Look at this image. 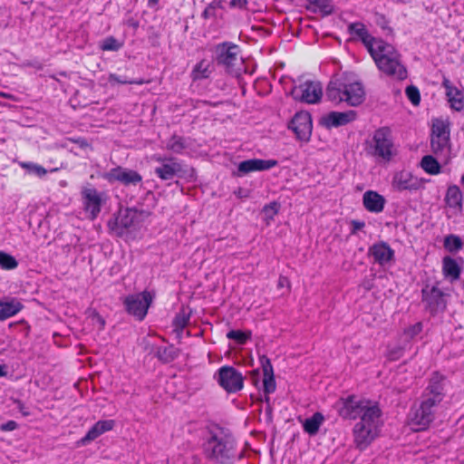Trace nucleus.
<instances>
[{
    "label": "nucleus",
    "instance_id": "nucleus-1",
    "mask_svg": "<svg viewBox=\"0 0 464 464\" xmlns=\"http://www.w3.org/2000/svg\"><path fill=\"white\" fill-rule=\"evenodd\" d=\"M202 450L207 459L218 464H232L244 457L232 433L219 425L208 429Z\"/></svg>",
    "mask_w": 464,
    "mask_h": 464
},
{
    "label": "nucleus",
    "instance_id": "nucleus-2",
    "mask_svg": "<svg viewBox=\"0 0 464 464\" xmlns=\"http://www.w3.org/2000/svg\"><path fill=\"white\" fill-rule=\"evenodd\" d=\"M366 401L360 415V421L353 429V443L361 451L366 450L378 437L382 425V411L379 404L370 400Z\"/></svg>",
    "mask_w": 464,
    "mask_h": 464
},
{
    "label": "nucleus",
    "instance_id": "nucleus-3",
    "mask_svg": "<svg viewBox=\"0 0 464 464\" xmlns=\"http://www.w3.org/2000/svg\"><path fill=\"white\" fill-rule=\"evenodd\" d=\"M325 95L328 101L335 104L345 102L354 107L362 104L365 99L362 84L359 82H350L344 73L333 76L326 87Z\"/></svg>",
    "mask_w": 464,
    "mask_h": 464
},
{
    "label": "nucleus",
    "instance_id": "nucleus-4",
    "mask_svg": "<svg viewBox=\"0 0 464 464\" xmlns=\"http://www.w3.org/2000/svg\"><path fill=\"white\" fill-rule=\"evenodd\" d=\"M378 69L387 76L402 81L408 77L406 67L401 62V54L386 42H378L372 53Z\"/></svg>",
    "mask_w": 464,
    "mask_h": 464
},
{
    "label": "nucleus",
    "instance_id": "nucleus-5",
    "mask_svg": "<svg viewBox=\"0 0 464 464\" xmlns=\"http://www.w3.org/2000/svg\"><path fill=\"white\" fill-rule=\"evenodd\" d=\"M216 64L234 78L240 79L247 72L245 61L241 56V48L232 42H222L215 46Z\"/></svg>",
    "mask_w": 464,
    "mask_h": 464
},
{
    "label": "nucleus",
    "instance_id": "nucleus-6",
    "mask_svg": "<svg viewBox=\"0 0 464 464\" xmlns=\"http://www.w3.org/2000/svg\"><path fill=\"white\" fill-rule=\"evenodd\" d=\"M150 216V212L137 208L121 209L117 216L111 218L108 228L111 234L118 237L129 238L132 233L140 229L141 224Z\"/></svg>",
    "mask_w": 464,
    "mask_h": 464
},
{
    "label": "nucleus",
    "instance_id": "nucleus-7",
    "mask_svg": "<svg viewBox=\"0 0 464 464\" xmlns=\"http://www.w3.org/2000/svg\"><path fill=\"white\" fill-rule=\"evenodd\" d=\"M440 283L426 281L422 284L421 304L423 309L431 317L443 314L448 306L450 294L440 287Z\"/></svg>",
    "mask_w": 464,
    "mask_h": 464
},
{
    "label": "nucleus",
    "instance_id": "nucleus-8",
    "mask_svg": "<svg viewBox=\"0 0 464 464\" xmlns=\"http://www.w3.org/2000/svg\"><path fill=\"white\" fill-rule=\"evenodd\" d=\"M430 146L432 152L447 163L451 150L450 121L440 118L432 120Z\"/></svg>",
    "mask_w": 464,
    "mask_h": 464
},
{
    "label": "nucleus",
    "instance_id": "nucleus-9",
    "mask_svg": "<svg viewBox=\"0 0 464 464\" xmlns=\"http://www.w3.org/2000/svg\"><path fill=\"white\" fill-rule=\"evenodd\" d=\"M370 153L384 161L392 160L396 154V150L392 132L389 127H381L373 132Z\"/></svg>",
    "mask_w": 464,
    "mask_h": 464
},
{
    "label": "nucleus",
    "instance_id": "nucleus-10",
    "mask_svg": "<svg viewBox=\"0 0 464 464\" xmlns=\"http://www.w3.org/2000/svg\"><path fill=\"white\" fill-rule=\"evenodd\" d=\"M155 297L154 291H142L139 294L129 295L123 300L126 312L137 320L142 321Z\"/></svg>",
    "mask_w": 464,
    "mask_h": 464
},
{
    "label": "nucleus",
    "instance_id": "nucleus-11",
    "mask_svg": "<svg viewBox=\"0 0 464 464\" xmlns=\"http://www.w3.org/2000/svg\"><path fill=\"white\" fill-rule=\"evenodd\" d=\"M214 380L227 393H237L244 388L245 377L239 370L230 365L220 367L215 372Z\"/></svg>",
    "mask_w": 464,
    "mask_h": 464
},
{
    "label": "nucleus",
    "instance_id": "nucleus-12",
    "mask_svg": "<svg viewBox=\"0 0 464 464\" xmlns=\"http://www.w3.org/2000/svg\"><path fill=\"white\" fill-rule=\"evenodd\" d=\"M157 161L161 162V166L155 169V174L162 180H169L174 177L178 178H190L193 176V169H186L184 166L178 162L175 158H157Z\"/></svg>",
    "mask_w": 464,
    "mask_h": 464
},
{
    "label": "nucleus",
    "instance_id": "nucleus-13",
    "mask_svg": "<svg viewBox=\"0 0 464 464\" xmlns=\"http://www.w3.org/2000/svg\"><path fill=\"white\" fill-rule=\"evenodd\" d=\"M438 405L421 398V401L417 407H412L409 419L411 424L417 427V430H425L435 419L436 408Z\"/></svg>",
    "mask_w": 464,
    "mask_h": 464
},
{
    "label": "nucleus",
    "instance_id": "nucleus-14",
    "mask_svg": "<svg viewBox=\"0 0 464 464\" xmlns=\"http://www.w3.org/2000/svg\"><path fill=\"white\" fill-rule=\"evenodd\" d=\"M101 177L109 184L117 182L124 187L137 186L142 181V176L138 171L121 166L111 168Z\"/></svg>",
    "mask_w": 464,
    "mask_h": 464
},
{
    "label": "nucleus",
    "instance_id": "nucleus-15",
    "mask_svg": "<svg viewBox=\"0 0 464 464\" xmlns=\"http://www.w3.org/2000/svg\"><path fill=\"white\" fill-rule=\"evenodd\" d=\"M290 94L296 101L314 104L320 102L323 89L319 82L305 81L304 83L294 86Z\"/></svg>",
    "mask_w": 464,
    "mask_h": 464
},
{
    "label": "nucleus",
    "instance_id": "nucleus-16",
    "mask_svg": "<svg viewBox=\"0 0 464 464\" xmlns=\"http://www.w3.org/2000/svg\"><path fill=\"white\" fill-rule=\"evenodd\" d=\"M447 377L439 372H433L429 379L428 385L424 389L421 398L427 399L436 405L444 400L446 396Z\"/></svg>",
    "mask_w": 464,
    "mask_h": 464
},
{
    "label": "nucleus",
    "instance_id": "nucleus-17",
    "mask_svg": "<svg viewBox=\"0 0 464 464\" xmlns=\"http://www.w3.org/2000/svg\"><path fill=\"white\" fill-rule=\"evenodd\" d=\"M367 400L358 399L352 394L347 397H341L334 405L338 415L343 420H354L360 418L363 406Z\"/></svg>",
    "mask_w": 464,
    "mask_h": 464
},
{
    "label": "nucleus",
    "instance_id": "nucleus-18",
    "mask_svg": "<svg viewBox=\"0 0 464 464\" xmlns=\"http://www.w3.org/2000/svg\"><path fill=\"white\" fill-rule=\"evenodd\" d=\"M288 129L295 134L298 140L308 142L313 130L311 114L305 111L296 112L288 123Z\"/></svg>",
    "mask_w": 464,
    "mask_h": 464
},
{
    "label": "nucleus",
    "instance_id": "nucleus-19",
    "mask_svg": "<svg viewBox=\"0 0 464 464\" xmlns=\"http://www.w3.org/2000/svg\"><path fill=\"white\" fill-rule=\"evenodd\" d=\"M426 180L419 179L414 176L411 171L402 169L393 174L392 179V187L393 190L398 192L402 191H417L423 188V183Z\"/></svg>",
    "mask_w": 464,
    "mask_h": 464
},
{
    "label": "nucleus",
    "instance_id": "nucleus-20",
    "mask_svg": "<svg viewBox=\"0 0 464 464\" xmlns=\"http://www.w3.org/2000/svg\"><path fill=\"white\" fill-rule=\"evenodd\" d=\"M102 193L95 188L84 187L81 190L83 209L90 214V218L94 220L101 213L103 204Z\"/></svg>",
    "mask_w": 464,
    "mask_h": 464
},
{
    "label": "nucleus",
    "instance_id": "nucleus-21",
    "mask_svg": "<svg viewBox=\"0 0 464 464\" xmlns=\"http://www.w3.org/2000/svg\"><path fill=\"white\" fill-rule=\"evenodd\" d=\"M347 31L352 39L354 41H361L370 53H373L378 42H383V40L377 39L371 35L366 26L361 22L350 24L347 27Z\"/></svg>",
    "mask_w": 464,
    "mask_h": 464
},
{
    "label": "nucleus",
    "instance_id": "nucleus-22",
    "mask_svg": "<svg viewBox=\"0 0 464 464\" xmlns=\"http://www.w3.org/2000/svg\"><path fill=\"white\" fill-rule=\"evenodd\" d=\"M357 118V112L353 110L346 111H331L319 120V124L330 130L353 122Z\"/></svg>",
    "mask_w": 464,
    "mask_h": 464
},
{
    "label": "nucleus",
    "instance_id": "nucleus-23",
    "mask_svg": "<svg viewBox=\"0 0 464 464\" xmlns=\"http://www.w3.org/2000/svg\"><path fill=\"white\" fill-rule=\"evenodd\" d=\"M441 86L445 89V94L450 107L456 111H463L464 89H459L445 76L443 77Z\"/></svg>",
    "mask_w": 464,
    "mask_h": 464
},
{
    "label": "nucleus",
    "instance_id": "nucleus-24",
    "mask_svg": "<svg viewBox=\"0 0 464 464\" xmlns=\"http://www.w3.org/2000/svg\"><path fill=\"white\" fill-rule=\"evenodd\" d=\"M259 362L263 370V391L266 394V402L270 401L269 394L275 392L276 382L274 374L273 365L270 359L266 355L259 356Z\"/></svg>",
    "mask_w": 464,
    "mask_h": 464
},
{
    "label": "nucleus",
    "instance_id": "nucleus-25",
    "mask_svg": "<svg viewBox=\"0 0 464 464\" xmlns=\"http://www.w3.org/2000/svg\"><path fill=\"white\" fill-rule=\"evenodd\" d=\"M276 160L250 159L241 161L237 167V175L242 176L253 171H264L277 166Z\"/></svg>",
    "mask_w": 464,
    "mask_h": 464
},
{
    "label": "nucleus",
    "instance_id": "nucleus-26",
    "mask_svg": "<svg viewBox=\"0 0 464 464\" xmlns=\"http://www.w3.org/2000/svg\"><path fill=\"white\" fill-rule=\"evenodd\" d=\"M368 255L372 256L374 262L380 266H385L394 259V250L383 241L370 246Z\"/></svg>",
    "mask_w": 464,
    "mask_h": 464
},
{
    "label": "nucleus",
    "instance_id": "nucleus-27",
    "mask_svg": "<svg viewBox=\"0 0 464 464\" xmlns=\"http://www.w3.org/2000/svg\"><path fill=\"white\" fill-rule=\"evenodd\" d=\"M385 198L373 190H367L362 195V204L366 210L372 213H380L384 209Z\"/></svg>",
    "mask_w": 464,
    "mask_h": 464
},
{
    "label": "nucleus",
    "instance_id": "nucleus-28",
    "mask_svg": "<svg viewBox=\"0 0 464 464\" xmlns=\"http://www.w3.org/2000/svg\"><path fill=\"white\" fill-rule=\"evenodd\" d=\"M23 308L24 304L15 297H4L0 299V322L14 316Z\"/></svg>",
    "mask_w": 464,
    "mask_h": 464
},
{
    "label": "nucleus",
    "instance_id": "nucleus-29",
    "mask_svg": "<svg viewBox=\"0 0 464 464\" xmlns=\"http://www.w3.org/2000/svg\"><path fill=\"white\" fill-rule=\"evenodd\" d=\"M115 425L114 420H104L97 421L80 440L82 445H86L94 440L106 431L111 430Z\"/></svg>",
    "mask_w": 464,
    "mask_h": 464
},
{
    "label": "nucleus",
    "instance_id": "nucleus-30",
    "mask_svg": "<svg viewBox=\"0 0 464 464\" xmlns=\"http://www.w3.org/2000/svg\"><path fill=\"white\" fill-rule=\"evenodd\" d=\"M442 274L446 278H450L451 282L459 279L461 274V266L458 260L446 256L442 258Z\"/></svg>",
    "mask_w": 464,
    "mask_h": 464
},
{
    "label": "nucleus",
    "instance_id": "nucleus-31",
    "mask_svg": "<svg viewBox=\"0 0 464 464\" xmlns=\"http://www.w3.org/2000/svg\"><path fill=\"white\" fill-rule=\"evenodd\" d=\"M214 71V65L211 62L202 59L193 67L190 77L193 82L208 79Z\"/></svg>",
    "mask_w": 464,
    "mask_h": 464
},
{
    "label": "nucleus",
    "instance_id": "nucleus-32",
    "mask_svg": "<svg viewBox=\"0 0 464 464\" xmlns=\"http://www.w3.org/2000/svg\"><path fill=\"white\" fill-rule=\"evenodd\" d=\"M462 200L463 196L459 188L457 185H450L448 187L446 195H445V202L446 204L452 208L462 209Z\"/></svg>",
    "mask_w": 464,
    "mask_h": 464
},
{
    "label": "nucleus",
    "instance_id": "nucleus-33",
    "mask_svg": "<svg viewBox=\"0 0 464 464\" xmlns=\"http://www.w3.org/2000/svg\"><path fill=\"white\" fill-rule=\"evenodd\" d=\"M179 349L173 344L169 346H159L156 350L155 356L162 363H169L176 360L179 355Z\"/></svg>",
    "mask_w": 464,
    "mask_h": 464
},
{
    "label": "nucleus",
    "instance_id": "nucleus-34",
    "mask_svg": "<svg viewBox=\"0 0 464 464\" xmlns=\"http://www.w3.org/2000/svg\"><path fill=\"white\" fill-rule=\"evenodd\" d=\"M324 421V416L317 411L314 412L310 418H307L304 423V430L310 436H314L318 433L320 427Z\"/></svg>",
    "mask_w": 464,
    "mask_h": 464
},
{
    "label": "nucleus",
    "instance_id": "nucleus-35",
    "mask_svg": "<svg viewBox=\"0 0 464 464\" xmlns=\"http://www.w3.org/2000/svg\"><path fill=\"white\" fill-rule=\"evenodd\" d=\"M420 166L430 175H437L441 171V166L438 160L432 155H425L422 157Z\"/></svg>",
    "mask_w": 464,
    "mask_h": 464
},
{
    "label": "nucleus",
    "instance_id": "nucleus-36",
    "mask_svg": "<svg viewBox=\"0 0 464 464\" xmlns=\"http://www.w3.org/2000/svg\"><path fill=\"white\" fill-rule=\"evenodd\" d=\"M309 6L307 9L313 13L321 12L324 15H329L334 13V7L330 0H307Z\"/></svg>",
    "mask_w": 464,
    "mask_h": 464
},
{
    "label": "nucleus",
    "instance_id": "nucleus-37",
    "mask_svg": "<svg viewBox=\"0 0 464 464\" xmlns=\"http://www.w3.org/2000/svg\"><path fill=\"white\" fill-rule=\"evenodd\" d=\"M443 247L450 254H455L463 248V242L459 236L450 234L443 239Z\"/></svg>",
    "mask_w": 464,
    "mask_h": 464
},
{
    "label": "nucleus",
    "instance_id": "nucleus-38",
    "mask_svg": "<svg viewBox=\"0 0 464 464\" xmlns=\"http://www.w3.org/2000/svg\"><path fill=\"white\" fill-rule=\"evenodd\" d=\"M186 148L185 139L176 134H173L166 143V149L176 154H181Z\"/></svg>",
    "mask_w": 464,
    "mask_h": 464
},
{
    "label": "nucleus",
    "instance_id": "nucleus-39",
    "mask_svg": "<svg viewBox=\"0 0 464 464\" xmlns=\"http://www.w3.org/2000/svg\"><path fill=\"white\" fill-rule=\"evenodd\" d=\"M190 314H187L183 309L176 314L172 321V326L175 332H182L188 324Z\"/></svg>",
    "mask_w": 464,
    "mask_h": 464
},
{
    "label": "nucleus",
    "instance_id": "nucleus-40",
    "mask_svg": "<svg viewBox=\"0 0 464 464\" xmlns=\"http://www.w3.org/2000/svg\"><path fill=\"white\" fill-rule=\"evenodd\" d=\"M20 166L29 174H34L39 178L44 177L48 172V170L45 169L43 166L31 161L21 162Z\"/></svg>",
    "mask_w": 464,
    "mask_h": 464
},
{
    "label": "nucleus",
    "instance_id": "nucleus-41",
    "mask_svg": "<svg viewBox=\"0 0 464 464\" xmlns=\"http://www.w3.org/2000/svg\"><path fill=\"white\" fill-rule=\"evenodd\" d=\"M218 9H223L222 0H213L211 3H209L202 12L201 17L205 20L216 18V11Z\"/></svg>",
    "mask_w": 464,
    "mask_h": 464
},
{
    "label": "nucleus",
    "instance_id": "nucleus-42",
    "mask_svg": "<svg viewBox=\"0 0 464 464\" xmlns=\"http://www.w3.org/2000/svg\"><path fill=\"white\" fill-rule=\"evenodd\" d=\"M18 266V262L12 255L0 251V267L5 270H13Z\"/></svg>",
    "mask_w": 464,
    "mask_h": 464
},
{
    "label": "nucleus",
    "instance_id": "nucleus-43",
    "mask_svg": "<svg viewBox=\"0 0 464 464\" xmlns=\"http://www.w3.org/2000/svg\"><path fill=\"white\" fill-rule=\"evenodd\" d=\"M227 338L236 341L238 344H245L251 338V332L231 330L227 333Z\"/></svg>",
    "mask_w": 464,
    "mask_h": 464
},
{
    "label": "nucleus",
    "instance_id": "nucleus-44",
    "mask_svg": "<svg viewBox=\"0 0 464 464\" xmlns=\"http://www.w3.org/2000/svg\"><path fill=\"white\" fill-rule=\"evenodd\" d=\"M108 81L111 84H115V83H119V84H138V85H141L143 84L145 82L143 80H130V79H128L126 76H121V75H117L115 73H111L109 75V78H108Z\"/></svg>",
    "mask_w": 464,
    "mask_h": 464
},
{
    "label": "nucleus",
    "instance_id": "nucleus-45",
    "mask_svg": "<svg viewBox=\"0 0 464 464\" xmlns=\"http://www.w3.org/2000/svg\"><path fill=\"white\" fill-rule=\"evenodd\" d=\"M121 44L114 36H108L100 43V48L102 51H118Z\"/></svg>",
    "mask_w": 464,
    "mask_h": 464
},
{
    "label": "nucleus",
    "instance_id": "nucleus-46",
    "mask_svg": "<svg viewBox=\"0 0 464 464\" xmlns=\"http://www.w3.org/2000/svg\"><path fill=\"white\" fill-rule=\"evenodd\" d=\"M405 94L408 100L415 106L420 102V93L419 89L415 85H410L406 87Z\"/></svg>",
    "mask_w": 464,
    "mask_h": 464
},
{
    "label": "nucleus",
    "instance_id": "nucleus-47",
    "mask_svg": "<svg viewBox=\"0 0 464 464\" xmlns=\"http://www.w3.org/2000/svg\"><path fill=\"white\" fill-rule=\"evenodd\" d=\"M404 354V349L401 346L389 347L386 357L389 361L394 362L401 359Z\"/></svg>",
    "mask_w": 464,
    "mask_h": 464
},
{
    "label": "nucleus",
    "instance_id": "nucleus-48",
    "mask_svg": "<svg viewBox=\"0 0 464 464\" xmlns=\"http://www.w3.org/2000/svg\"><path fill=\"white\" fill-rule=\"evenodd\" d=\"M422 331V324L420 322H418L414 324L413 325L410 326L406 331L405 334L410 337H414L418 335Z\"/></svg>",
    "mask_w": 464,
    "mask_h": 464
},
{
    "label": "nucleus",
    "instance_id": "nucleus-49",
    "mask_svg": "<svg viewBox=\"0 0 464 464\" xmlns=\"http://www.w3.org/2000/svg\"><path fill=\"white\" fill-rule=\"evenodd\" d=\"M351 234L355 235L359 230L362 229L365 227V222L353 219L351 221Z\"/></svg>",
    "mask_w": 464,
    "mask_h": 464
},
{
    "label": "nucleus",
    "instance_id": "nucleus-50",
    "mask_svg": "<svg viewBox=\"0 0 464 464\" xmlns=\"http://www.w3.org/2000/svg\"><path fill=\"white\" fill-rule=\"evenodd\" d=\"M18 428V424L14 420H8L5 423L0 425V430L2 431H12Z\"/></svg>",
    "mask_w": 464,
    "mask_h": 464
},
{
    "label": "nucleus",
    "instance_id": "nucleus-51",
    "mask_svg": "<svg viewBox=\"0 0 464 464\" xmlns=\"http://www.w3.org/2000/svg\"><path fill=\"white\" fill-rule=\"evenodd\" d=\"M247 0H231L229 2V6L231 8H238L244 10L247 8Z\"/></svg>",
    "mask_w": 464,
    "mask_h": 464
},
{
    "label": "nucleus",
    "instance_id": "nucleus-52",
    "mask_svg": "<svg viewBox=\"0 0 464 464\" xmlns=\"http://www.w3.org/2000/svg\"><path fill=\"white\" fill-rule=\"evenodd\" d=\"M373 281H374L373 276L365 277L361 282L360 286L362 287L365 291H370L373 287V285H374Z\"/></svg>",
    "mask_w": 464,
    "mask_h": 464
},
{
    "label": "nucleus",
    "instance_id": "nucleus-53",
    "mask_svg": "<svg viewBox=\"0 0 464 464\" xmlns=\"http://www.w3.org/2000/svg\"><path fill=\"white\" fill-rule=\"evenodd\" d=\"M91 317L92 320H95L100 324V329H103L105 326V320L104 318L97 312L92 311Z\"/></svg>",
    "mask_w": 464,
    "mask_h": 464
},
{
    "label": "nucleus",
    "instance_id": "nucleus-54",
    "mask_svg": "<svg viewBox=\"0 0 464 464\" xmlns=\"http://www.w3.org/2000/svg\"><path fill=\"white\" fill-rule=\"evenodd\" d=\"M376 24L383 30H392L390 27H388V21L383 14H377Z\"/></svg>",
    "mask_w": 464,
    "mask_h": 464
},
{
    "label": "nucleus",
    "instance_id": "nucleus-55",
    "mask_svg": "<svg viewBox=\"0 0 464 464\" xmlns=\"http://www.w3.org/2000/svg\"><path fill=\"white\" fill-rule=\"evenodd\" d=\"M70 140L74 142L75 144H77L81 149H85V148L90 147V144L85 138L79 137L76 139H70Z\"/></svg>",
    "mask_w": 464,
    "mask_h": 464
},
{
    "label": "nucleus",
    "instance_id": "nucleus-56",
    "mask_svg": "<svg viewBox=\"0 0 464 464\" xmlns=\"http://www.w3.org/2000/svg\"><path fill=\"white\" fill-rule=\"evenodd\" d=\"M234 194L235 196L237 198H247L249 196V192L247 189H245L241 187L237 188L235 191H234Z\"/></svg>",
    "mask_w": 464,
    "mask_h": 464
},
{
    "label": "nucleus",
    "instance_id": "nucleus-57",
    "mask_svg": "<svg viewBox=\"0 0 464 464\" xmlns=\"http://www.w3.org/2000/svg\"><path fill=\"white\" fill-rule=\"evenodd\" d=\"M265 211H272L273 214H276L278 212V204L276 202H272L269 205L265 206Z\"/></svg>",
    "mask_w": 464,
    "mask_h": 464
},
{
    "label": "nucleus",
    "instance_id": "nucleus-58",
    "mask_svg": "<svg viewBox=\"0 0 464 464\" xmlns=\"http://www.w3.org/2000/svg\"><path fill=\"white\" fill-rule=\"evenodd\" d=\"M126 24L129 26V27H131L133 28L134 30H137L140 26V22L134 18H129L127 21H126Z\"/></svg>",
    "mask_w": 464,
    "mask_h": 464
},
{
    "label": "nucleus",
    "instance_id": "nucleus-59",
    "mask_svg": "<svg viewBox=\"0 0 464 464\" xmlns=\"http://www.w3.org/2000/svg\"><path fill=\"white\" fill-rule=\"evenodd\" d=\"M251 380H252V382H253V384L255 386L258 385V382H259V371L258 370L252 371V372H251Z\"/></svg>",
    "mask_w": 464,
    "mask_h": 464
},
{
    "label": "nucleus",
    "instance_id": "nucleus-60",
    "mask_svg": "<svg viewBox=\"0 0 464 464\" xmlns=\"http://www.w3.org/2000/svg\"><path fill=\"white\" fill-rule=\"evenodd\" d=\"M285 284H289L287 277L280 276L278 279V285H277L278 287H283L285 285Z\"/></svg>",
    "mask_w": 464,
    "mask_h": 464
},
{
    "label": "nucleus",
    "instance_id": "nucleus-61",
    "mask_svg": "<svg viewBox=\"0 0 464 464\" xmlns=\"http://www.w3.org/2000/svg\"><path fill=\"white\" fill-rule=\"evenodd\" d=\"M7 375L6 365L0 364V377H5Z\"/></svg>",
    "mask_w": 464,
    "mask_h": 464
},
{
    "label": "nucleus",
    "instance_id": "nucleus-62",
    "mask_svg": "<svg viewBox=\"0 0 464 464\" xmlns=\"http://www.w3.org/2000/svg\"><path fill=\"white\" fill-rule=\"evenodd\" d=\"M160 0H149L148 4L150 6H153V5H158Z\"/></svg>",
    "mask_w": 464,
    "mask_h": 464
},
{
    "label": "nucleus",
    "instance_id": "nucleus-63",
    "mask_svg": "<svg viewBox=\"0 0 464 464\" xmlns=\"http://www.w3.org/2000/svg\"><path fill=\"white\" fill-rule=\"evenodd\" d=\"M0 95L3 96V97H9L10 96L9 94H5V93H1Z\"/></svg>",
    "mask_w": 464,
    "mask_h": 464
},
{
    "label": "nucleus",
    "instance_id": "nucleus-64",
    "mask_svg": "<svg viewBox=\"0 0 464 464\" xmlns=\"http://www.w3.org/2000/svg\"><path fill=\"white\" fill-rule=\"evenodd\" d=\"M461 183L464 186V173H463V176L461 177Z\"/></svg>",
    "mask_w": 464,
    "mask_h": 464
}]
</instances>
